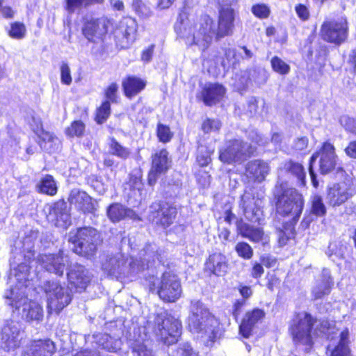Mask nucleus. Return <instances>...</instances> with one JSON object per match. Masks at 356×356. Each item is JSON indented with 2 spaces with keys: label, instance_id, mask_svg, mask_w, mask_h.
I'll list each match as a JSON object with an SVG mask.
<instances>
[{
  "label": "nucleus",
  "instance_id": "nucleus-40",
  "mask_svg": "<svg viewBox=\"0 0 356 356\" xmlns=\"http://www.w3.org/2000/svg\"><path fill=\"white\" fill-rule=\"evenodd\" d=\"M26 32V29L24 24L14 22L10 26L8 34L11 38L19 40L24 38Z\"/></svg>",
  "mask_w": 356,
  "mask_h": 356
},
{
  "label": "nucleus",
  "instance_id": "nucleus-2",
  "mask_svg": "<svg viewBox=\"0 0 356 356\" xmlns=\"http://www.w3.org/2000/svg\"><path fill=\"white\" fill-rule=\"evenodd\" d=\"M289 332L296 348L309 352L316 336L326 335L332 340L331 335L335 333V327L327 320L317 321L310 314L300 312L292 319Z\"/></svg>",
  "mask_w": 356,
  "mask_h": 356
},
{
  "label": "nucleus",
  "instance_id": "nucleus-49",
  "mask_svg": "<svg viewBox=\"0 0 356 356\" xmlns=\"http://www.w3.org/2000/svg\"><path fill=\"white\" fill-rule=\"evenodd\" d=\"M252 13L261 19L267 18L270 15V8L264 3H259L252 7Z\"/></svg>",
  "mask_w": 356,
  "mask_h": 356
},
{
  "label": "nucleus",
  "instance_id": "nucleus-53",
  "mask_svg": "<svg viewBox=\"0 0 356 356\" xmlns=\"http://www.w3.org/2000/svg\"><path fill=\"white\" fill-rule=\"evenodd\" d=\"M102 0H67V7L69 10H73L74 7L84 4L87 6L90 3H99Z\"/></svg>",
  "mask_w": 356,
  "mask_h": 356
},
{
  "label": "nucleus",
  "instance_id": "nucleus-4",
  "mask_svg": "<svg viewBox=\"0 0 356 356\" xmlns=\"http://www.w3.org/2000/svg\"><path fill=\"white\" fill-rule=\"evenodd\" d=\"M188 325L191 332L201 334L211 341L216 339L218 334V321L197 300L191 301Z\"/></svg>",
  "mask_w": 356,
  "mask_h": 356
},
{
  "label": "nucleus",
  "instance_id": "nucleus-28",
  "mask_svg": "<svg viewBox=\"0 0 356 356\" xmlns=\"http://www.w3.org/2000/svg\"><path fill=\"white\" fill-rule=\"evenodd\" d=\"M156 257L155 246L148 245L145 248L139 253V260L136 258L133 259L130 263L131 268L133 271H140L149 267V263L151 260H154Z\"/></svg>",
  "mask_w": 356,
  "mask_h": 356
},
{
  "label": "nucleus",
  "instance_id": "nucleus-15",
  "mask_svg": "<svg viewBox=\"0 0 356 356\" xmlns=\"http://www.w3.org/2000/svg\"><path fill=\"white\" fill-rule=\"evenodd\" d=\"M23 339L18 323L7 322L0 332V346L6 350H13L19 347Z\"/></svg>",
  "mask_w": 356,
  "mask_h": 356
},
{
  "label": "nucleus",
  "instance_id": "nucleus-17",
  "mask_svg": "<svg viewBox=\"0 0 356 356\" xmlns=\"http://www.w3.org/2000/svg\"><path fill=\"white\" fill-rule=\"evenodd\" d=\"M240 206L243 209V213L247 220L252 222L260 223L263 218V201L259 197L245 193L241 197Z\"/></svg>",
  "mask_w": 356,
  "mask_h": 356
},
{
  "label": "nucleus",
  "instance_id": "nucleus-56",
  "mask_svg": "<svg viewBox=\"0 0 356 356\" xmlns=\"http://www.w3.org/2000/svg\"><path fill=\"white\" fill-rule=\"evenodd\" d=\"M176 356H196L192 348L188 344H184L176 351Z\"/></svg>",
  "mask_w": 356,
  "mask_h": 356
},
{
  "label": "nucleus",
  "instance_id": "nucleus-14",
  "mask_svg": "<svg viewBox=\"0 0 356 356\" xmlns=\"http://www.w3.org/2000/svg\"><path fill=\"white\" fill-rule=\"evenodd\" d=\"M317 159H319V170L322 174H327L332 171L337 163V156L334 145L329 142H325L319 151L312 156L309 164L313 165Z\"/></svg>",
  "mask_w": 356,
  "mask_h": 356
},
{
  "label": "nucleus",
  "instance_id": "nucleus-30",
  "mask_svg": "<svg viewBox=\"0 0 356 356\" xmlns=\"http://www.w3.org/2000/svg\"><path fill=\"white\" fill-rule=\"evenodd\" d=\"M333 285V280L328 269L322 270L321 277L316 281L315 286L312 289V294L315 298H321L330 293Z\"/></svg>",
  "mask_w": 356,
  "mask_h": 356
},
{
  "label": "nucleus",
  "instance_id": "nucleus-5",
  "mask_svg": "<svg viewBox=\"0 0 356 356\" xmlns=\"http://www.w3.org/2000/svg\"><path fill=\"white\" fill-rule=\"evenodd\" d=\"M69 242L73 244V251L81 256L90 258L93 257L101 243L99 233L94 228L86 227L71 232Z\"/></svg>",
  "mask_w": 356,
  "mask_h": 356
},
{
  "label": "nucleus",
  "instance_id": "nucleus-24",
  "mask_svg": "<svg viewBox=\"0 0 356 356\" xmlns=\"http://www.w3.org/2000/svg\"><path fill=\"white\" fill-rule=\"evenodd\" d=\"M33 130L40 138L38 144L42 149L51 152L59 147V139L53 134L44 131L40 120H37L36 127H33Z\"/></svg>",
  "mask_w": 356,
  "mask_h": 356
},
{
  "label": "nucleus",
  "instance_id": "nucleus-12",
  "mask_svg": "<svg viewBox=\"0 0 356 356\" xmlns=\"http://www.w3.org/2000/svg\"><path fill=\"white\" fill-rule=\"evenodd\" d=\"M355 191L349 180L335 183L327 188L325 200L332 207H338L353 197Z\"/></svg>",
  "mask_w": 356,
  "mask_h": 356
},
{
  "label": "nucleus",
  "instance_id": "nucleus-64",
  "mask_svg": "<svg viewBox=\"0 0 356 356\" xmlns=\"http://www.w3.org/2000/svg\"><path fill=\"white\" fill-rule=\"evenodd\" d=\"M197 180L203 187H207L211 183V177L207 172H203L202 175L197 178Z\"/></svg>",
  "mask_w": 356,
  "mask_h": 356
},
{
  "label": "nucleus",
  "instance_id": "nucleus-21",
  "mask_svg": "<svg viewBox=\"0 0 356 356\" xmlns=\"http://www.w3.org/2000/svg\"><path fill=\"white\" fill-rule=\"evenodd\" d=\"M207 272L216 276L225 275L229 268V259L221 252H213L209 254L204 264Z\"/></svg>",
  "mask_w": 356,
  "mask_h": 356
},
{
  "label": "nucleus",
  "instance_id": "nucleus-55",
  "mask_svg": "<svg viewBox=\"0 0 356 356\" xmlns=\"http://www.w3.org/2000/svg\"><path fill=\"white\" fill-rule=\"evenodd\" d=\"M295 10L298 16L302 20H307L309 19V12L308 8L302 4H298L296 6Z\"/></svg>",
  "mask_w": 356,
  "mask_h": 356
},
{
  "label": "nucleus",
  "instance_id": "nucleus-62",
  "mask_svg": "<svg viewBox=\"0 0 356 356\" xmlns=\"http://www.w3.org/2000/svg\"><path fill=\"white\" fill-rule=\"evenodd\" d=\"M308 139L305 137L298 138L294 143V148L297 150H302L307 147Z\"/></svg>",
  "mask_w": 356,
  "mask_h": 356
},
{
  "label": "nucleus",
  "instance_id": "nucleus-52",
  "mask_svg": "<svg viewBox=\"0 0 356 356\" xmlns=\"http://www.w3.org/2000/svg\"><path fill=\"white\" fill-rule=\"evenodd\" d=\"M113 154L122 159H126L129 155V151L128 149L120 145L118 143L113 140Z\"/></svg>",
  "mask_w": 356,
  "mask_h": 356
},
{
  "label": "nucleus",
  "instance_id": "nucleus-16",
  "mask_svg": "<svg viewBox=\"0 0 356 356\" xmlns=\"http://www.w3.org/2000/svg\"><path fill=\"white\" fill-rule=\"evenodd\" d=\"M176 215V207L168 203L154 202L150 206L149 219L164 227L172 224Z\"/></svg>",
  "mask_w": 356,
  "mask_h": 356
},
{
  "label": "nucleus",
  "instance_id": "nucleus-34",
  "mask_svg": "<svg viewBox=\"0 0 356 356\" xmlns=\"http://www.w3.org/2000/svg\"><path fill=\"white\" fill-rule=\"evenodd\" d=\"M284 168L297 177L300 186L305 185V171L302 164L291 161L286 162Z\"/></svg>",
  "mask_w": 356,
  "mask_h": 356
},
{
  "label": "nucleus",
  "instance_id": "nucleus-27",
  "mask_svg": "<svg viewBox=\"0 0 356 356\" xmlns=\"http://www.w3.org/2000/svg\"><path fill=\"white\" fill-rule=\"evenodd\" d=\"M270 171V167L266 162L254 160L249 162L246 166L247 176L256 181H263Z\"/></svg>",
  "mask_w": 356,
  "mask_h": 356
},
{
  "label": "nucleus",
  "instance_id": "nucleus-50",
  "mask_svg": "<svg viewBox=\"0 0 356 356\" xmlns=\"http://www.w3.org/2000/svg\"><path fill=\"white\" fill-rule=\"evenodd\" d=\"M60 81L63 84L69 86L72 83L71 70L67 63L63 62L60 65Z\"/></svg>",
  "mask_w": 356,
  "mask_h": 356
},
{
  "label": "nucleus",
  "instance_id": "nucleus-59",
  "mask_svg": "<svg viewBox=\"0 0 356 356\" xmlns=\"http://www.w3.org/2000/svg\"><path fill=\"white\" fill-rule=\"evenodd\" d=\"M344 151L350 158L356 159V140L350 142Z\"/></svg>",
  "mask_w": 356,
  "mask_h": 356
},
{
  "label": "nucleus",
  "instance_id": "nucleus-45",
  "mask_svg": "<svg viewBox=\"0 0 356 356\" xmlns=\"http://www.w3.org/2000/svg\"><path fill=\"white\" fill-rule=\"evenodd\" d=\"M111 104L109 99L106 100L97 109L96 120L99 124L104 122L110 113Z\"/></svg>",
  "mask_w": 356,
  "mask_h": 356
},
{
  "label": "nucleus",
  "instance_id": "nucleus-10",
  "mask_svg": "<svg viewBox=\"0 0 356 356\" xmlns=\"http://www.w3.org/2000/svg\"><path fill=\"white\" fill-rule=\"evenodd\" d=\"M138 32V24L131 17H124L113 26V37L116 47L127 49L136 41Z\"/></svg>",
  "mask_w": 356,
  "mask_h": 356
},
{
  "label": "nucleus",
  "instance_id": "nucleus-41",
  "mask_svg": "<svg viewBox=\"0 0 356 356\" xmlns=\"http://www.w3.org/2000/svg\"><path fill=\"white\" fill-rule=\"evenodd\" d=\"M271 65L273 70L280 74H286L290 71V66L277 56L271 59Z\"/></svg>",
  "mask_w": 356,
  "mask_h": 356
},
{
  "label": "nucleus",
  "instance_id": "nucleus-25",
  "mask_svg": "<svg viewBox=\"0 0 356 356\" xmlns=\"http://www.w3.org/2000/svg\"><path fill=\"white\" fill-rule=\"evenodd\" d=\"M264 316V312L260 309H254L246 312L239 327L241 334L245 338H248L251 335L254 325L263 319Z\"/></svg>",
  "mask_w": 356,
  "mask_h": 356
},
{
  "label": "nucleus",
  "instance_id": "nucleus-42",
  "mask_svg": "<svg viewBox=\"0 0 356 356\" xmlns=\"http://www.w3.org/2000/svg\"><path fill=\"white\" fill-rule=\"evenodd\" d=\"M213 151L207 150V148L202 145L198 147L197 161L201 166L207 165L211 161V154Z\"/></svg>",
  "mask_w": 356,
  "mask_h": 356
},
{
  "label": "nucleus",
  "instance_id": "nucleus-13",
  "mask_svg": "<svg viewBox=\"0 0 356 356\" xmlns=\"http://www.w3.org/2000/svg\"><path fill=\"white\" fill-rule=\"evenodd\" d=\"M322 38L330 42L341 44L347 38L348 26L345 18L325 22L321 26Z\"/></svg>",
  "mask_w": 356,
  "mask_h": 356
},
{
  "label": "nucleus",
  "instance_id": "nucleus-44",
  "mask_svg": "<svg viewBox=\"0 0 356 356\" xmlns=\"http://www.w3.org/2000/svg\"><path fill=\"white\" fill-rule=\"evenodd\" d=\"M84 129V124L80 120H76L73 122L66 129V134L70 137L81 136L83 134Z\"/></svg>",
  "mask_w": 356,
  "mask_h": 356
},
{
  "label": "nucleus",
  "instance_id": "nucleus-43",
  "mask_svg": "<svg viewBox=\"0 0 356 356\" xmlns=\"http://www.w3.org/2000/svg\"><path fill=\"white\" fill-rule=\"evenodd\" d=\"M132 350L136 356H154L143 341H136L132 345Z\"/></svg>",
  "mask_w": 356,
  "mask_h": 356
},
{
  "label": "nucleus",
  "instance_id": "nucleus-48",
  "mask_svg": "<svg viewBox=\"0 0 356 356\" xmlns=\"http://www.w3.org/2000/svg\"><path fill=\"white\" fill-rule=\"evenodd\" d=\"M339 122L346 131L356 135V120L348 115H343L340 118Z\"/></svg>",
  "mask_w": 356,
  "mask_h": 356
},
{
  "label": "nucleus",
  "instance_id": "nucleus-29",
  "mask_svg": "<svg viewBox=\"0 0 356 356\" xmlns=\"http://www.w3.org/2000/svg\"><path fill=\"white\" fill-rule=\"evenodd\" d=\"M105 19H91L86 22L83 28V33L88 40H92L95 35L102 36L107 32Z\"/></svg>",
  "mask_w": 356,
  "mask_h": 356
},
{
  "label": "nucleus",
  "instance_id": "nucleus-18",
  "mask_svg": "<svg viewBox=\"0 0 356 356\" xmlns=\"http://www.w3.org/2000/svg\"><path fill=\"white\" fill-rule=\"evenodd\" d=\"M38 262L48 272L57 275H63L68 258L63 252L56 254H41L38 259Z\"/></svg>",
  "mask_w": 356,
  "mask_h": 356
},
{
  "label": "nucleus",
  "instance_id": "nucleus-51",
  "mask_svg": "<svg viewBox=\"0 0 356 356\" xmlns=\"http://www.w3.org/2000/svg\"><path fill=\"white\" fill-rule=\"evenodd\" d=\"M133 6L139 15L143 17H149L152 11L149 6L143 3L140 0H134Z\"/></svg>",
  "mask_w": 356,
  "mask_h": 356
},
{
  "label": "nucleus",
  "instance_id": "nucleus-1",
  "mask_svg": "<svg viewBox=\"0 0 356 356\" xmlns=\"http://www.w3.org/2000/svg\"><path fill=\"white\" fill-rule=\"evenodd\" d=\"M175 25L177 34L185 40L187 45H195L204 51L211 44L213 38L220 40L230 35L234 29V10L230 6L222 7L219 11L216 23L209 15H202L195 20L184 23L179 17Z\"/></svg>",
  "mask_w": 356,
  "mask_h": 356
},
{
  "label": "nucleus",
  "instance_id": "nucleus-39",
  "mask_svg": "<svg viewBox=\"0 0 356 356\" xmlns=\"http://www.w3.org/2000/svg\"><path fill=\"white\" fill-rule=\"evenodd\" d=\"M238 255L244 259H250L253 256L252 247L245 242H239L235 246Z\"/></svg>",
  "mask_w": 356,
  "mask_h": 356
},
{
  "label": "nucleus",
  "instance_id": "nucleus-58",
  "mask_svg": "<svg viewBox=\"0 0 356 356\" xmlns=\"http://www.w3.org/2000/svg\"><path fill=\"white\" fill-rule=\"evenodd\" d=\"M129 185L134 190L137 189L139 191L140 189L141 185H142L140 175H131L130 177H129Z\"/></svg>",
  "mask_w": 356,
  "mask_h": 356
},
{
  "label": "nucleus",
  "instance_id": "nucleus-11",
  "mask_svg": "<svg viewBox=\"0 0 356 356\" xmlns=\"http://www.w3.org/2000/svg\"><path fill=\"white\" fill-rule=\"evenodd\" d=\"M256 147L240 140L228 141L225 147L220 150V159L226 163L241 162L250 156Z\"/></svg>",
  "mask_w": 356,
  "mask_h": 356
},
{
  "label": "nucleus",
  "instance_id": "nucleus-6",
  "mask_svg": "<svg viewBox=\"0 0 356 356\" xmlns=\"http://www.w3.org/2000/svg\"><path fill=\"white\" fill-rule=\"evenodd\" d=\"M153 331L159 340L166 345L175 343L181 334V322L166 312L157 314Z\"/></svg>",
  "mask_w": 356,
  "mask_h": 356
},
{
  "label": "nucleus",
  "instance_id": "nucleus-35",
  "mask_svg": "<svg viewBox=\"0 0 356 356\" xmlns=\"http://www.w3.org/2000/svg\"><path fill=\"white\" fill-rule=\"evenodd\" d=\"M48 219L54 222L56 227L63 229H67L70 225V216L67 213L58 212L56 208H54L52 212H50Z\"/></svg>",
  "mask_w": 356,
  "mask_h": 356
},
{
  "label": "nucleus",
  "instance_id": "nucleus-36",
  "mask_svg": "<svg viewBox=\"0 0 356 356\" xmlns=\"http://www.w3.org/2000/svg\"><path fill=\"white\" fill-rule=\"evenodd\" d=\"M124 217L134 220H140L138 215L131 209H126L121 204H113V221L120 220Z\"/></svg>",
  "mask_w": 356,
  "mask_h": 356
},
{
  "label": "nucleus",
  "instance_id": "nucleus-20",
  "mask_svg": "<svg viewBox=\"0 0 356 356\" xmlns=\"http://www.w3.org/2000/svg\"><path fill=\"white\" fill-rule=\"evenodd\" d=\"M56 346L49 339L31 341L25 347L22 356H52Z\"/></svg>",
  "mask_w": 356,
  "mask_h": 356
},
{
  "label": "nucleus",
  "instance_id": "nucleus-38",
  "mask_svg": "<svg viewBox=\"0 0 356 356\" xmlns=\"http://www.w3.org/2000/svg\"><path fill=\"white\" fill-rule=\"evenodd\" d=\"M312 212L318 216H323L326 213V208L320 195H315L312 198Z\"/></svg>",
  "mask_w": 356,
  "mask_h": 356
},
{
  "label": "nucleus",
  "instance_id": "nucleus-22",
  "mask_svg": "<svg viewBox=\"0 0 356 356\" xmlns=\"http://www.w3.org/2000/svg\"><path fill=\"white\" fill-rule=\"evenodd\" d=\"M170 166L168 152L161 149L152 156V168L148 175L149 184H155L158 175L165 172Z\"/></svg>",
  "mask_w": 356,
  "mask_h": 356
},
{
  "label": "nucleus",
  "instance_id": "nucleus-19",
  "mask_svg": "<svg viewBox=\"0 0 356 356\" xmlns=\"http://www.w3.org/2000/svg\"><path fill=\"white\" fill-rule=\"evenodd\" d=\"M67 275L70 284L76 292L84 291L92 277L90 272L83 266L78 264L72 266Z\"/></svg>",
  "mask_w": 356,
  "mask_h": 356
},
{
  "label": "nucleus",
  "instance_id": "nucleus-3",
  "mask_svg": "<svg viewBox=\"0 0 356 356\" xmlns=\"http://www.w3.org/2000/svg\"><path fill=\"white\" fill-rule=\"evenodd\" d=\"M26 264H19L15 269V277L18 284L12 288L6 298L10 300L9 304L19 310L22 316L27 321H39L42 318V309L35 302L29 301L26 294L29 284L30 268Z\"/></svg>",
  "mask_w": 356,
  "mask_h": 356
},
{
  "label": "nucleus",
  "instance_id": "nucleus-32",
  "mask_svg": "<svg viewBox=\"0 0 356 356\" xmlns=\"http://www.w3.org/2000/svg\"><path fill=\"white\" fill-rule=\"evenodd\" d=\"M348 331L345 330L340 333V339L338 345L334 348L328 346L327 352H330V356H349L350 348L348 347Z\"/></svg>",
  "mask_w": 356,
  "mask_h": 356
},
{
  "label": "nucleus",
  "instance_id": "nucleus-31",
  "mask_svg": "<svg viewBox=\"0 0 356 356\" xmlns=\"http://www.w3.org/2000/svg\"><path fill=\"white\" fill-rule=\"evenodd\" d=\"M241 235L254 243H262L264 245L269 241L268 236L261 227L244 224L239 228Z\"/></svg>",
  "mask_w": 356,
  "mask_h": 356
},
{
  "label": "nucleus",
  "instance_id": "nucleus-33",
  "mask_svg": "<svg viewBox=\"0 0 356 356\" xmlns=\"http://www.w3.org/2000/svg\"><path fill=\"white\" fill-rule=\"evenodd\" d=\"M146 83L142 79L135 77H128L123 81V88L127 97H131L135 96L144 89Z\"/></svg>",
  "mask_w": 356,
  "mask_h": 356
},
{
  "label": "nucleus",
  "instance_id": "nucleus-46",
  "mask_svg": "<svg viewBox=\"0 0 356 356\" xmlns=\"http://www.w3.org/2000/svg\"><path fill=\"white\" fill-rule=\"evenodd\" d=\"M157 136L161 142L168 143L172 137V133L168 126L159 123L157 125Z\"/></svg>",
  "mask_w": 356,
  "mask_h": 356
},
{
  "label": "nucleus",
  "instance_id": "nucleus-63",
  "mask_svg": "<svg viewBox=\"0 0 356 356\" xmlns=\"http://www.w3.org/2000/svg\"><path fill=\"white\" fill-rule=\"evenodd\" d=\"M244 300H236L233 307V315L235 318H237L241 314V309L245 305Z\"/></svg>",
  "mask_w": 356,
  "mask_h": 356
},
{
  "label": "nucleus",
  "instance_id": "nucleus-23",
  "mask_svg": "<svg viewBox=\"0 0 356 356\" xmlns=\"http://www.w3.org/2000/svg\"><path fill=\"white\" fill-rule=\"evenodd\" d=\"M226 93L225 88L218 83H207L202 88L201 98L207 106L218 103Z\"/></svg>",
  "mask_w": 356,
  "mask_h": 356
},
{
  "label": "nucleus",
  "instance_id": "nucleus-8",
  "mask_svg": "<svg viewBox=\"0 0 356 356\" xmlns=\"http://www.w3.org/2000/svg\"><path fill=\"white\" fill-rule=\"evenodd\" d=\"M48 302V312L58 314L71 302V290L57 281H48L44 286Z\"/></svg>",
  "mask_w": 356,
  "mask_h": 356
},
{
  "label": "nucleus",
  "instance_id": "nucleus-26",
  "mask_svg": "<svg viewBox=\"0 0 356 356\" xmlns=\"http://www.w3.org/2000/svg\"><path fill=\"white\" fill-rule=\"evenodd\" d=\"M69 202L84 213H92L95 209V204L92 198L84 191L78 189H73L71 191Z\"/></svg>",
  "mask_w": 356,
  "mask_h": 356
},
{
  "label": "nucleus",
  "instance_id": "nucleus-47",
  "mask_svg": "<svg viewBox=\"0 0 356 356\" xmlns=\"http://www.w3.org/2000/svg\"><path fill=\"white\" fill-rule=\"evenodd\" d=\"M220 127L221 123L218 120L207 119L203 122L202 129L204 133H210L218 131Z\"/></svg>",
  "mask_w": 356,
  "mask_h": 356
},
{
  "label": "nucleus",
  "instance_id": "nucleus-60",
  "mask_svg": "<svg viewBox=\"0 0 356 356\" xmlns=\"http://www.w3.org/2000/svg\"><path fill=\"white\" fill-rule=\"evenodd\" d=\"M264 273V269L262 266V264L255 262L253 264L252 269L251 271V275L254 278L260 277Z\"/></svg>",
  "mask_w": 356,
  "mask_h": 356
},
{
  "label": "nucleus",
  "instance_id": "nucleus-61",
  "mask_svg": "<svg viewBox=\"0 0 356 356\" xmlns=\"http://www.w3.org/2000/svg\"><path fill=\"white\" fill-rule=\"evenodd\" d=\"M154 45L151 44L147 49H144L142 52L141 60L144 62L150 61L153 52H154Z\"/></svg>",
  "mask_w": 356,
  "mask_h": 356
},
{
  "label": "nucleus",
  "instance_id": "nucleus-54",
  "mask_svg": "<svg viewBox=\"0 0 356 356\" xmlns=\"http://www.w3.org/2000/svg\"><path fill=\"white\" fill-rule=\"evenodd\" d=\"M260 260L262 265L265 266L266 268L274 267L277 264L276 259L273 256L267 254H262L261 256Z\"/></svg>",
  "mask_w": 356,
  "mask_h": 356
},
{
  "label": "nucleus",
  "instance_id": "nucleus-57",
  "mask_svg": "<svg viewBox=\"0 0 356 356\" xmlns=\"http://www.w3.org/2000/svg\"><path fill=\"white\" fill-rule=\"evenodd\" d=\"M248 137L253 143L259 145H264L266 143V140L260 136L257 131H250Z\"/></svg>",
  "mask_w": 356,
  "mask_h": 356
},
{
  "label": "nucleus",
  "instance_id": "nucleus-9",
  "mask_svg": "<svg viewBox=\"0 0 356 356\" xmlns=\"http://www.w3.org/2000/svg\"><path fill=\"white\" fill-rule=\"evenodd\" d=\"M151 291L156 290L159 298L165 302H175L181 296L182 289L177 277L170 273L165 272L160 280H155Z\"/></svg>",
  "mask_w": 356,
  "mask_h": 356
},
{
  "label": "nucleus",
  "instance_id": "nucleus-37",
  "mask_svg": "<svg viewBox=\"0 0 356 356\" xmlns=\"http://www.w3.org/2000/svg\"><path fill=\"white\" fill-rule=\"evenodd\" d=\"M39 188L40 192L50 195H54L57 192V187L56 186V183L53 179V177L50 175H46L42 179Z\"/></svg>",
  "mask_w": 356,
  "mask_h": 356
},
{
  "label": "nucleus",
  "instance_id": "nucleus-7",
  "mask_svg": "<svg viewBox=\"0 0 356 356\" xmlns=\"http://www.w3.org/2000/svg\"><path fill=\"white\" fill-rule=\"evenodd\" d=\"M277 212L284 216L291 217L296 222L303 210L304 200L302 194L293 188L283 190L282 193L277 195Z\"/></svg>",
  "mask_w": 356,
  "mask_h": 356
}]
</instances>
